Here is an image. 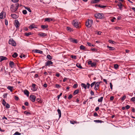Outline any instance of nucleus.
Returning a JSON list of instances; mask_svg holds the SVG:
<instances>
[{
  "mask_svg": "<svg viewBox=\"0 0 135 135\" xmlns=\"http://www.w3.org/2000/svg\"><path fill=\"white\" fill-rule=\"evenodd\" d=\"M16 6L15 7L13 5H12L11 6L10 10L12 12H15L18 9L19 4L18 3L16 4Z\"/></svg>",
  "mask_w": 135,
  "mask_h": 135,
  "instance_id": "f257e3e1",
  "label": "nucleus"
},
{
  "mask_svg": "<svg viewBox=\"0 0 135 135\" xmlns=\"http://www.w3.org/2000/svg\"><path fill=\"white\" fill-rule=\"evenodd\" d=\"M93 23V21L91 20H88V21L86 22V26L89 28L92 25Z\"/></svg>",
  "mask_w": 135,
  "mask_h": 135,
  "instance_id": "f03ea898",
  "label": "nucleus"
},
{
  "mask_svg": "<svg viewBox=\"0 0 135 135\" xmlns=\"http://www.w3.org/2000/svg\"><path fill=\"white\" fill-rule=\"evenodd\" d=\"M8 43L9 44H11L13 46H15L16 45V42L13 38H11L9 39Z\"/></svg>",
  "mask_w": 135,
  "mask_h": 135,
  "instance_id": "7ed1b4c3",
  "label": "nucleus"
},
{
  "mask_svg": "<svg viewBox=\"0 0 135 135\" xmlns=\"http://www.w3.org/2000/svg\"><path fill=\"white\" fill-rule=\"evenodd\" d=\"M95 17L97 18L102 19L104 16L103 14L102 13H97L94 15Z\"/></svg>",
  "mask_w": 135,
  "mask_h": 135,
  "instance_id": "20e7f679",
  "label": "nucleus"
},
{
  "mask_svg": "<svg viewBox=\"0 0 135 135\" xmlns=\"http://www.w3.org/2000/svg\"><path fill=\"white\" fill-rule=\"evenodd\" d=\"M72 24L76 28H78L79 27L78 22L77 21V20H74L72 22Z\"/></svg>",
  "mask_w": 135,
  "mask_h": 135,
  "instance_id": "39448f33",
  "label": "nucleus"
},
{
  "mask_svg": "<svg viewBox=\"0 0 135 135\" xmlns=\"http://www.w3.org/2000/svg\"><path fill=\"white\" fill-rule=\"evenodd\" d=\"M14 24L16 28H18L20 25L19 22L17 20H15Z\"/></svg>",
  "mask_w": 135,
  "mask_h": 135,
  "instance_id": "423d86ee",
  "label": "nucleus"
},
{
  "mask_svg": "<svg viewBox=\"0 0 135 135\" xmlns=\"http://www.w3.org/2000/svg\"><path fill=\"white\" fill-rule=\"evenodd\" d=\"M2 103L3 105L5 106L7 108H9L10 107L9 105L7 103H6V102H2Z\"/></svg>",
  "mask_w": 135,
  "mask_h": 135,
  "instance_id": "0eeeda50",
  "label": "nucleus"
},
{
  "mask_svg": "<svg viewBox=\"0 0 135 135\" xmlns=\"http://www.w3.org/2000/svg\"><path fill=\"white\" fill-rule=\"evenodd\" d=\"M53 63V62L51 61L48 60L45 63V66H49L50 65L52 64Z\"/></svg>",
  "mask_w": 135,
  "mask_h": 135,
  "instance_id": "6e6552de",
  "label": "nucleus"
},
{
  "mask_svg": "<svg viewBox=\"0 0 135 135\" xmlns=\"http://www.w3.org/2000/svg\"><path fill=\"white\" fill-rule=\"evenodd\" d=\"M36 98V96L35 95H31L30 96V99L32 101H35Z\"/></svg>",
  "mask_w": 135,
  "mask_h": 135,
  "instance_id": "1a4fd4ad",
  "label": "nucleus"
},
{
  "mask_svg": "<svg viewBox=\"0 0 135 135\" xmlns=\"http://www.w3.org/2000/svg\"><path fill=\"white\" fill-rule=\"evenodd\" d=\"M7 58L5 57L1 56H0V62H1L4 60H6Z\"/></svg>",
  "mask_w": 135,
  "mask_h": 135,
  "instance_id": "9d476101",
  "label": "nucleus"
},
{
  "mask_svg": "<svg viewBox=\"0 0 135 135\" xmlns=\"http://www.w3.org/2000/svg\"><path fill=\"white\" fill-rule=\"evenodd\" d=\"M117 5L118 6L120 10H121L122 9V6H123V5L121 3H118L117 4Z\"/></svg>",
  "mask_w": 135,
  "mask_h": 135,
  "instance_id": "9b49d317",
  "label": "nucleus"
},
{
  "mask_svg": "<svg viewBox=\"0 0 135 135\" xmlns=\"http://www.w3.org/2000/svg\"><path fill=\"white\" fill-rule=\"evenodd\" d=\"M11 16L12 18L14 19H16L18 17L17 15L15 14H11Z\"/></svg>",
  "mask_w": 135,
  "mask_h": 135,
  "instance_id": "f8f14e48",
  "label": "nucleus"
},
{
  "mask_svg": "<svg viewBox=\"0 0 135 135\" xmlns=\"http://www.w3.org/2000/svg\"><path fill=\"white\" fill-rule=\"evenodd\" d=\"M95 6H98V7H100L101 8H105L107 7V6H104V5H102L101 4H100L99 5L96 4Z\"/></svg>",
  "mask_w": 135,
  "mask_h": 135,
  "instance_id": "ddd939ff",
  "label": "nucleus"
},
{
  "mask_svg": "<svg viewBox=\"0 0 135 135\" xmlns=\"http://www.w3.org/2000/svg\"><path fill=\"white\" fill-rule=\"evenodd\" d=\"M38 35L41 37H45L47 36V34L44 33H38Z\"/></svg>",
  "mask_w": 135,
  "mask_h": 135,
  "instance_id": "4468645a",
  "label": "nucleus"
},
{
  "mask_svg": "<svg viewBox=\"0 0 135 135\" xmlns=\"http://www.w3.org/2000/svg\"><path fill=\"white\" fill-rule=\"evenodd\" d=\"M36 85L33 83L32 84V86L33 88L32 90L33 91H35L37 90V88L36 87Z\"/></svg>",
  "mask_w": 135,
  "mask_h": 135,
  "instance_id": "2eb2a0df",
  "label": "nucleus"
},
{
  "mask_svg": "<svg viewBox=\"0 0 135 135\" xmlns=\"http://www.w3.org/2000/svg\"><path fill=\"white\" fill-rule=\"evenodd\" d=\"M24 93L27 97L29 96V92L27 90H25L24 91Z\"/></svg>",
  "mask_w": 135,
  "mask_h": 135,
  "instance_id": "dca6fc26",
  "label": "nucleus"
},
{
  "mask_svg": "<svg viewBox=\"0 0 135 135\" xmlns=\"http://www.w3.org/2000/svg\"><path fill=\"white\" fill-rule=\"evenodd\" d=\"M14 64H15L13 61H9V65L10 66L11 68H13V66L14 65Z\"/></svg>",
  "mask_w": 135,
  "mask_h": 135,
  "instance_id": "f3484780",
  "label": "nucleus"
},
{
  "mask_svg": "<svg viewBox=\"0 0 135 135\" xmlns=\"http://www.w3.org/2000/svg\"><path fill=\"white\" fill-rule=\"evenodd\" d=\"M29 28L30 29H32L33 28H36L35 27V26L34 24L30 25L29 27Z\"/></svg>",
  "mask_w": 135,
  "mask_h": 135,
  "instance_id": "a211bd4d",
  "label": "nucleus"
},
{
  "mask_svg": "<svg viewBox=\"0 0 135 135\" xmlns=\"http://www.w3.org/2000/svg\"><path fill=\"white\" fill-rule=\"evenodd\" d=\"M35 52L36 53H38L40 54H42L43 53V51L38 50H35Z\"/></svg>",
  "mask_w": 135,
  "mask_h": 135,
  "instance_id": "6ab92c4d",
  "label": "nucleus"
},
{
  "mask_svg": "<svg viewBox=\"0 0 135 135\" xmlns=\"http://www.w3.org/2000/svg\"><path fill=\"white\" fill-rule=\"evenodd\" d=\"M107 47L109 48V50H115V48L109 46H107Z\"/></svg>",
  "mask_w": 135,
  "mask_h": 135,
  "instance_id": "aec40b11",
  "label": "nucleus"
},
{
  "mask_svg": "<svg viewBox=\"0 0 135 135\" xmlns=\"http://www.w3.org/2000/svg\"><path fill=\"white\" fill-rule=\"evenodd\" d=\"M13 88V86H8L7 87V88L8 90H9L11 92L12 91Z\"/></svg>",
  "mask_w": 135,
  "mask_h": 135,
  "instance_id": "412c9836",
  "label": "nucleus"
},
{
  "mask_svg": "<svg viewBox=\"0 0 135 135\" xmlns=\"http://www.w3.org/2000/svg\"><path fill=\"white\" fill-rule=\"evenodd\" d=\"M4 12H2L0 14V18L2 19L3 18V15Z\"/></svg>",
  "mask_w": 135,
  "mask_h": 135,
  "instance_id": "4be33fe9",
  "label": "nucleus"
},
{
  "mask_svg": "<svg viewBox=\"0 0 135 135\" xmlns=\"http://www.w3.org/2000/svg\"><path fill=\"white\" fill-rule=\"evenodd\" d=\"M52 20L50 18H46L45 19V21L50 22Z\"/></svg>",
  "mask_w": 135,
  "mask_h": 135,
  "instance_id": "5701e85b",
  "label": "nucleus"
},
{
  "mask_svg": "<svg viewBox=\"0 0 135 135\" xmlns=\"http://www.w3.org/2000/svg\"><path fill=\"white\" fill-rule=\"evenodd\" d=\"M79 90L78 89H77L76 90H75L74 93L73 94L74 95H75L78 94L79 92Z\"/></svg>",
  "mask_w": 135,
  "mask_h": 135,
  "instance_id": "b1692460",
  "label": "nucleus"
},
{
  "mask_svg": "<svg viewBox=\"0 0 135 135\" xmlns=\"http://www.w3.org/2000/svg\"><path fill=\"white\" fill-rule=\"evenodd\" d=\"M18 56V54L16 52L14 53L12 55V56L13 58H15L16 57Z\"/></svg>",
  "mask_w": 135,
  "mask_h": 135,
  "instance_id": "393cba45",
  "label": "nucleus"
},
{
  "mask_svg": "<svg viewBox=\"0 0 135 135\" xmlns=\"http://www.w3.org/2000/svg\"><path fill=\"white\" fill-rule=\"evenodd\" d=\"M57 111L59 115V118H60L61 117V110H60L58 109H57Z\"/></svg>",
  "mask_w": 135,
  "mask_h": 135,
  "instance_id": "a878e982",
  "label": "nucleus"
},
{
  "mask_svg": "<svg viewBox=\"0 0 135 135\" xmlns=\"http://www.w3.org/2000/svg\"><path fill=\"white\" fill-rule=\"evenodd\" d=\"M76 66L77 67L80 69L82 68V66L79 63H77L76 64Z\"/></svg>",
  "mask_w": 135,
  "mask_h": 135,
  "instance_id": "bb28decb",
  "label": "nucleus"
},
{
  "mask_svg": "<svg viewBox=\"0 0 135 135\" xmlns=\"http://www.w3.org/2000/svg\"><path fill=\"white\" fill-rule=\"evenodd\" d=\"M100 82H97L95 83V86L96 87H97V88H99V85Z\"/></svg>",
  "mask_w": 135,
  "mask_h": 135,
  "instance_id": "cd10ccee",
  "label": "nucleus"
},
{
  "mask_svg": "<svg viewBox=\"0 0 135 135\" xmlns=\"http://www.w3.org/2000/svg\"><path fill=\"white\" fill-rule=\"evenodd\" d=\"M80 49L83 50H85V49L86 48L83 45H81L80 46Z\"/></svg>",
  "mask_w": 135,
  "mask_h": 135,
  "instance_id": "c85d7f7f",
  "label": "nucleus"
},
{
  "mask_svg": "<svg viewBox=\"0 0 135 135\" xmlns=\"http://www.w3.org/2000/svg\"><path fill=\"white\" fill-rule=\"evenodd\" d=\"M67 30L69 32H71L73 31V30L70 27H67Z\"/></svg>",
  "mask_w": 135,
  "mask_h": 135,
  "instance_id": "c756f323",
  "label": "nucleus"
},
{
  "mask_svg": "<svg viewBox=\"0 0 135 135\" xmlns=\"http://www.w3.org/2000/svg\"><path fill=\"white\" fill-rule=\"evenodd\" d=\"M46 57L49 60H51L52 58V56H51L50 55H47Z\"/></svg>",
  "mask_w": 135,
  "mask_h": 135,
  "instance_id": "7c9ffc66",
  "label": "nucleus"
},
{
  "mask_svg": "<svg viewBox=\"0 0 135 135\" xmlns=\"http://www.w3.org/2000/svg\"><path fill=\"white\" fill-rule=\"evenodd\" d=\"M48 25H42L41 26V27L44 29L45 28H47L48 27Z\"/></svg>",
  "mask_w": 135,
  "mask_h": 135,
  "instance_id": "2f4dec72",
  "label": "nucleus"
},
{
  "mask_svg": "<svg viewBox=\"0 0 135 135\" xmlns=\"http://www.w3.org/2000/svg\"><path fill=\"white\" fill-rule=\"evenodd\" d=\"M24 113L26 114L27 115H30L31 114L30 113V112L27 111H25L24 112Z\"/></svg>",
  "mask_w": 135,
  "mask_h": 135,
  "instance_id": "473e14b6",
  "label": "nucleus"
},
{
  "mask_svg": "<svg viewBox=\"0 0 135 135\" xmlns=\"http://www.w3.org/2000/svg\"><path fill=\"white\" fill-rule=\"evenodd\" d=\"M96 63L95 62H92L91 65V67H94L96 66Z\"/></svg>",
  "mask_w": 135,
  "mask_h": 135,
  "instance_id": "72a5a7b5",
  "label": "nucleus"
},
{
  "mask_svg": "<svg viewBox=\"0 0 135 135\" xmlns=\"http://www.w3.org/2000/svg\"><path fill=\"white\" fill-rule=\"evenodd\" d=\"M81 86L82 87H84L85 89H86V85L84 83H82L81 84Z\"/></svg>",
  "mask_w": 135,
  "mask_h": 135,
  "instance_id": "f704fd0d",
  "label": "nucleus"
},
{
  "mask_svg": "<svg viewBox=\"0 0 135 135\" xmlns=\"http://www.w3.org/2000/svg\"><path fill=\"white\" fill-rule=\"evenodd\" d=\"M25 9H27L28 11L30 12H31V9H30L29 7H25Z\"/></svg>",
  "mask_w": 135,
  "mask_h": 135,
  "instance_id": "c9c22d12",
  "label": "nucleus"
},
{
  "mask_svg": "<svg viewBox=\"0 0 135 135\" xmlns=\"http://www.w3.org/2000/svg\"><path fill=\"white\" fill-rule=\"evenodd\" d=\"M100 0H93V3H97L100 1Z\"/></svg>",
  "mask_w": 135,
  "mask_h": 135,
  "instance_id": "e433bc0d",
  "label": "nucleus"
},
{
  "mask_svg": "<svg viewBox=\"0 0 135 135\" xmlns=\"http://www.w3.org/2000/svg\"><path fill=\"white\" fill-rule=\"evenodd\" d=\"M31 33L30 32H29V33H25V35L26 36H29L30 35H31Z\"/></svg>",
  "mask_w": 135,
  "mask_h": 135,
  "instance_id": "4c0bfd02",
  "label": "nucleus"
},
{
  "mask_svg": "<svg viewBox=\"0 0 135 135\" xmlns=\"http://www.w3.org/2000/svg\"><path fill=\"white\" fill-rule=\"evenodd\" d=\"M114 68L115 69H117L119 67L118 65L117 64H114Z\"/></svg>",
  "mask_w": 135,
  "mask_h": 135,
  "instance_id": "58836bf2",
  "label": "nucleus"
},
{
  "mask_svg": "<svg viewBox=\"0 0 135 135\" xmlns=\"http://www.w3.org/2000/svg\"><path fill=\"white\" fill-rule=\"evenodd\" d=\"M94 121L95 122H96L97 123H101L102 122V120H94Z\"/></svg>",
  "mask_w": 135,
  "mask_h": 135,
  "instance_id": "ea45409f",
  "label": "nucleus"
},
{
  "mask_svg": "<svg viewBox=\"0 0 135 135\" xmlns=\"http://www.w3.org/2000/svg\"><path fill=\"white\" fill-rule=\"evenodd\" d=\"M103 97H101L100 98H98V102L102 101L103 100Z\"/></svg>",
  "mask_w": 135,
  "mask_h": 135,
  "instance_id": "a19ab883",
  "label": "nucleus"
},
{
  "mask_svg": "<svg viewBox=\"0 0 135 135\" xmlns=\"http://www.w3.org/2000/svg\"><path fill=\"white\" fill-rule=\"evenodd\" d=\"M109 43H112L113 44H114L115 43V42L113 41L112 40H109Z\"/></svg>",
  "mask_w": 135,
  "mask_h": 135,
  "instance_id": "79ce46f5",
  "label": "nucleus"
},
{
  "mask_svg": "<svg viewBox=\"0 0 135 135\" xmlns=\"http://www.w3.org/2000/svg\"><path fill=\"white\" fill-rule=\"evenodd\" d=\"M71 57L73 59H76V56L75 55H71Z\"/></svg>",
  "mask_w": 135,
  "mask_h": 135,
  "instance_id": "37998d69",
  "label": "nucleus"
},
{
  "mask_svg": "<svg viewBox=\"0 0 135 135\" xmlns=\"http://www.w3.org/2000/svg\"><path fill=\"white\" fill-rule=\"evenodd\" d=\"M21 134V133H19L18 132H16L14 134V135H20Z\"/></svg>",
  "mask_w": 135,
  "mask_h": 135,
  "instance_id": "c03bdc74",
  "label": "nucleus"
},
{
  "mask_svg": "<svg viewBox=\"0 0 135 135\" xmlns=\"http://www.w3.org/2000/svg\"><path fill=\"white\" fill-rule=\"evenodd\" d=\"M126 98V96L125 95H124L121 98V99L122 100H123L125 99Z\"/></svg>",
  "mask_w": 135,
  "mask_h": 135,
  "instance_id": "a18cd8bd",
  "label": "nucleus"
},
{
  "mask_svg": "<svg viewBox=\"0 0 135 135\" xmlns=\"http://www.w3.org/2000/svg\"><path fill=\"white\" fill-rule=\"evenodd\" d=\"M96 83L95 81H94L90 85L91 87H92Z\"/></svg>",
  "mask_w": 135,
  "mask_h": 135,
  "instance_id": "49530a36",
  "label": "nucleus"
},
{
  "mask_svg": "<svg viewBox=\"0 0 135 135\" xmlns=\"http://www.w3.org/2000/svg\"><path fill=\"white\" fill-rule=\"evenodd\" d=\"M22 13L26 15L27 13V11L26 10H24L22 11Z\"/></svg>",
  "mask_w": 135,
  "mask_h": 135,
  "instance_id": "de8ad7c7",
  "label": "nucleus"
},
{
  "mask_svg": "<svg viewBox=\"0 0 135 135\" xmlns=\"http://www.w3.org/2000/svg\"><path fill=\"white\" fill-rule=\"evenodd\" d=\"M14 98L16 101L18 100L19 99L18 97L17 96H15Z\"/></svg>",
  "mask_w": 135,
  "mask_h": 135,
  "instance_id": "09e8293b",
  "label": "nucleus"
},
{
  "mask_svg": "<svg viewBox=\"0 0 135 135\" xmlns=\"http://www.w3.org/2000/svg\"><path fill=\"white\" fill-rule=\"evenodd\" d=\"M11 1L14 3H17L19 0H11Z\"/></svg>",
  "mask_w": 135,
  "mask_h": 135,
  "instance_id": "8fccbe9b",
  "label": "nucleus"
},
{
  "mask_svg": "<svg viewBox=\"0 0 135 135\" xmlns=\"http://www.w3.org/2000/svg\"><path fill=\"white\" fill-rule=\"evenodd\" d=\"M77 86L78 85L77 84H75L73 86V87L74 88H76L77 87Z\"/></svg>",
  "mask_w": 135,
  "mask_h": 135,
  "instance_id": "3c124183",
  "label": "nucleus"
},
{
  "mask_svg": "<svg viewBox=\"0 0 135 135\" xmlns=\"http://www.w3.org/2000/svg\"><path fill=\"white\" fill-rule=\"evenodd\" d=\"M125 107L127 109H128L130 108V106L128 105H127Z\"/></svg>",
  "mask_w": 135,
  "mask_h": 135,
  "instance_id": "603ef678",
  "label": "nucleus"
},
{
  "mask_svg": "<svg viewBox=\"0 0 135 135\" xmlns=\"http://www.w3.org/2000/svg\"><path fill=\"white\" fill-rule=\"evenodd\" d=\"M72 97V95L71 94H70L69 95V97H68V98L69 99H70Z\"/></svg>",
  "mask_w": 135,
  "mask_h": 135,
  "instance_id": "864d4df0",
  "label": "nucleus"
},
{
  "mask_svg": "<svg viewBox=\"0 0 135 135\" xmlns=\"http://www.w3.org/2000/svg\"><path fill=\"white\" fill-rule=\"evenodd\" d=\"M131 101H135V98L134 97L131 98Z\"/></svg>",
  "mask_w": 135,
  "mask_h": 135,
  "instance_id": "5fc2aeb1",
  "label": "nucleus"
},
{
  "mask_svg": "<svg viewBox=\"0 0 135 135\" xmlns=\"http://www.w3.org/2000/svg\"><path fill=\"white\" fill-rule=\"evenodd\" d=\"M73 42L76 43H78V41L77 40L74 39V40H73Z\"/></svg>",
  "mask_w": 135,
  "mask_h": 135,
  "instance_id": "6e6d98bb",
  "label": "nucleus"
},
{
  "mask_svg": "<svg viewBox=\"0 0 135 135\" xmlns=\"http://www.w3.org/2000/svg\"><path fill=\"white\" fill-rule=\"evenodd\" d=\"M109 84H110V88L111 89V90H112V87H113L112 84L111 83H110Z\"/></svg>",
  "mask_w": 135,
  "mask_h": 135,
  "instance_id": "4d7b16f0",
  "label": "nucleus"
},
{
  "mask_svg": "<svg viewBox=\"0 0 135 135\" xmlns=\"http://www.w3.org/2000/svg\"><path fill=\"white\" fill-rule=\"evenodd\" d=\"M92 62L91 61H90L88 62V64L89 65H91Z\"/></svg>",
  "mask_w": 135,
  "mask_h": 135,
  "instance_id": "13d9d810",
  "label": "nucleus"
},
{
  "mask_svg": "<svg viewBox=\"0 0 135 135\" xmlns=\"http://www.w3.org/2000/svg\"><path fill=\"white\" fill-rule=\"evenodd\" d=\"M5 24L6 25H8V21L6 20H5Z\"/></svg>",
  "mask_w": 135,
  "mask_h": 135,
  "instance_id": "bf43d9fd",
  "label": "nucleus"
},
{
  "mask_svg": "<svg viewBox=\"0 0 135 135\" xmlns=\"http://www.w3.org/2000/svg\"><path fill=\"white\" fill-rule=\"evenodd\" d=\"M86 87L88 88H89L90 86V84L89 83H87L86 84Z\"/></svg>",
  "mask_w": 135,
  "mask_h": 135,
  "instance_id": "052dcab7",
  "label": "nucleus"
},
{
  "mask_svg": "<svg viewBox=\"0 0 135 135\" xmlns=\"http://www.w3.org/2000/svg\"><path fill=\"white\" fill-rule=\"evenodd\" d=\"M91 50L93 51H97V49H94V48H93V49H91Z\"/></svg>",
  "mask_w": 135,
  "mask_h": 135,
  "instance_id": "680f3d73",
  "label": "nucleus"
},
{
  "mask_svg": "<svg viewBox=\"0 0 135 135\" xmlns=\"http://www.w3.org/2000/svg\"><path fill=\"white\" fill-rule=\"evenodd\" d=\"M62 93H61L60 94L57 96V98L58 99H59L60 97L61 96V95H62Z\"/></svg>",
  "mask_w": 135,
  "mask_h": 135,
  "instance_id": "e2e57ef3",
  "label": "nucleus"
},
{
  "mask_svg": "<svg viewBox=\"0 0 135 135\" xmlns=\"http://www.w3.org/2000/svg\"><path fill=\"white\" fill-rule=\"evenodd\" d=\"M114 99V97L113 96H111L110 98V99L111 100H113Z\"/></svg>",
  "mask_w": 135,
  "mask_h": 135,
  "instance_id": "0e129e2a",
  "label": "nucleus"
},
{
  "mask_svg": "<svg viewBox=\"0 0 135 135\" xmlns=\"http://www.w3.org/2000/svg\"><path fill=\"white\" fill-rule=\"evenodd\" d=\"M55 86L57 88H59L60 87V86L59 84H56V85Z\"/></svg>",
  "mask_w": 135,
  "mask_h": 135,
  "instance_id": "69168bd1",
  "label": "nucleus"
},
{
  "mask_svg": "<svg viewBox=\"0 0 135 135\" xmlns=\"http://www.w3.org/2000/svg\"><path fill=\"white\" fill-rule=\"evenodd\" d=\"M98 115L97 113H96V112H95L94 113V116L95 117H96V116H98Z\"/></svg>",
  "mask_w": 135,
  "mask_h": 135,
  "instance_id": "338daca9",
  "label": "nucleus"
},
{
  "mask_svg": "<svg viewBox=\"0 0 135 135\" xmlns=\"http://www.w3.org/2000/svg\"><path fill=\"white\" fill-rule=\"evenodd\" d=\"M70 122L72 124H74L75 123V121H70Z\"/></svg>",
  "mask_w": 135,
  "mask_h": 135,
  "instance_id": "774afa93",
  "label": "nucleus"
}]
</instances>
